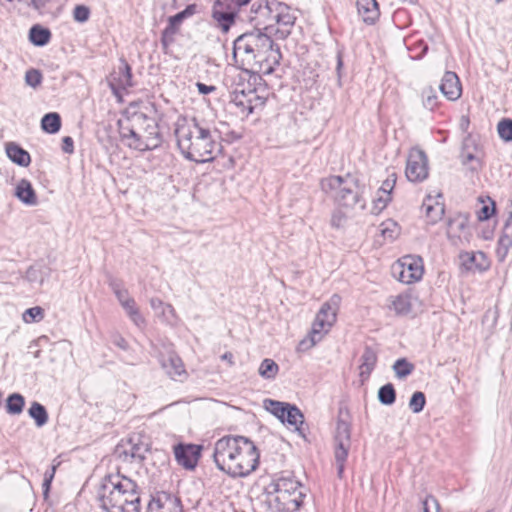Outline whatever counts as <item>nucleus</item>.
Here are the masks:
<instances>
[{"mask_svg":"<svg viewBox=\"0 0 512 512\" xmlns=\"http://www.w3.org/2000/svg\"><path fill=\"white\" fill-rule=\"evenodd\" d=\"M216 467L232 478H245L259 466L260 452L252 440L240 435H226L214 444Z\"/></svg>","mask_w":512,"mask_h":512,"instance_id":"1","label":"nucleus"},{"mask_svg":"<svg viewBox=\"0 0 512 512\" xmlns=\"http://www.w3.org/2000/svg\"><path fill=\"white\" fill-rule=\"evenodd\" d=\"M175 136L182 155L197 163L211 162L222 151V144L196 118L179 117L175 124Z\"/></svg>","mask_w":512,"mask_h":512,"instance_id":"2","label":"nucleus"},{"mask_svg":"<svg viewBox=\"0 0 512 512\" xmlns=\"http://www.w3.org/2000/svg\"><path fill=\"white\" fill-rule=\"evenodd\" d=\"M142 489L119 472L105 475L96 489V499L104 512H140Z\"/></svg>","mask_w":512,"mask_h":512,"instance_id":"3","label":"nucleus"},{"mask_svg":"<svg viewBox=\"0 0 512 512\" xmlns=\"http://www.w3.org/2000/svg\"><path fill=\"white\" fill-rule=\"evenodd\" d=\"M275 43L273 39L263 33L260 29H255L238 36L233 43V60L235 65L243 70L255 69L259 66V72L271 74L273 67L270 64L263 65L268 58L272 57L277 63L276 56H279V50H274Z\"/></svg>","mask_w":512,"mask_h":512,"instance_id":"4","label":"nucleus"},{"mask_svg":"<svg viewBox=\"0 0 512 512\" xmlns=\"http://www.w3.org/2000/svg\"><path fill=\"white\" fill-rule=\"evenodd\" d=\"M253 69H241L231 76V102L248 116L255 109L262 108L267 100V89L261 84L262 78L252 74Z\"/></svg>","mask_w":512,"mask_h":512,"instance_id":"5","label":"nucleus"},{"mask_svg":"<svg viewBox=\"0 0 512 512\" xmlns=\"http://www.w3.org/2000/svg\"><path fill=\"white\" fill-rule=\"evenodd\" d=\"M266 494L271 512H296L306 497V488L294 475H281L266 487Z\"/></svg>","mask_w":512,"mask_h":512,"instance_id":"6","label":"nucleus"},{"mask_svg":"<svg viewBox=\"0 0 512 512\" xmlns=\"http://www.w3.org/2000/svg\"><path fill=\"white\" fill-rule=\"evenodd\" d=\"M120 136L130 148L139 151L153 150L162 144L156 119L142 112L134 113L127 125L120 124Z\"/></svg>","mask_w":512,"mask_h":512,"instance_id":"7","label":"nucleus"},{"mask_svg":"<svg viewBox=\"0 0 512 512\" xmlns=\"http://www.w3.org/2000/svg\"><path fill=\"white\" fill-rule=\"evenodd\" d=\"M320 187L341 206L353 208L360 204L361 208L365 207V204L361 203L362 189L359 180L351 174L324 178L320 182Z\"/></svg>","mask_w":512,"mask_h":512,"instance_id":"8","label":"nucleus"},{"mask_svg":"<svg viewBox=\"0 0 512 512\" xmlns=\"http://www.w3.org/2000/svg\"><path fill=\"white\" fill-rule=\"evenodd\" d=\"M340 301L341 297L334 294L322 304L316 314L308 339L302 340L299 344L300 349L305 350L315 346L330 331L336 322Z\"/></svg>","mask_w":512,"mask_h":512,"instance_id":"9","label":"nucleus"},{"mask_svg":"<svg viewBox=\"0 0 512 512\" xmlns=\"http://www.w3.org/2000/svg\"><path fill=\"white\" fill-rule=\"evenodd\" d=\"M335 441V462L337 466V475L342 478L345 462L351 447V425L341 416L337 419L336 431L334 436Z\"/></svg>","mask_w":512,"mask_h":512,"instance_id":"10","label":"nucleus"},{"mask_svg":"<svg viewBox=\"0 0 512 512\" xmlns=\"http://www.w3.org/2000/svg\"><path fill=\"white\" fill-rule=\"evenodd\" d=\"M149 451V445L140 434H133L128 439L122 440L115 448L114 455L117 459L127 463H141Z\"/></svg>","mask_w":512,"mask_h":512,"instance_id":"11","label":"nucleus"},{"mask_svg":"<svg viewBox=\"0 0 512 512\" xmlns=\"http://www.w3.org/2000/svg\"><path fill=\"white\" fill-rule=\"evenodd\" d=\"M406 177L411 182H422L429 174L428 158L425 152L418 148L410 150L407 158Z\"/></svg>","mask_w":512,"mask_h":512,"instance_id":"12","label":"nucleus"},{"mask_svg":"<svg viewBox=\"0 0 512 512\" xmlns=\"http://www.w3.org/2000/svg\"><path fill=\"white\" fill-rule=\"evenodd\" d=\"M398 280L405 284L419 281L424 273L423 261L420 257L407 255L398 261Z\"/></svg>","mask_w":512,"mask_h":512,"instance_id":"13","label":"nucleus"},{"mask_svg":"<svg viewBox=\"0 0 512 512\" xmlns=\"http://www.w3.org/2000/svg\"><path fill=\"white\" fill-rule=\"evenodd\" d=\"M146 512H184L180 499L166 492H158L148 502Z\"/></svg>","mask_w":512,"mask_h":512,"instance_id":"14","label":"nucleus"},{"mask_svg":"<svg viewBox=\"0 0 512 512\" xmlns=\"http://www.w3.org/2000/svg\"><path fill=\"white\" fill-rule=\"evenodd\" d=\"M108 84L115 95L133 86L132 69L125 59H120V65L110 74Z\"/></svg>","mask_w":512,"mask_h":512,"instance_id":"15","label":"nucleus"},{"mask_svg":"<svg viewBox=\"0 0 512 512\" xmlns=\"http://www.w3.org/2000/svg\"><path fill=\"white\" fill-rule=\"evenodd\" d=\"M173 451L178 465L188 470L196 467L201 456V446L196 444L179 443L173 447Z\"/></svg>","mask_w":512,"mask_h":512,"instance_id":"16","label":"nucleus"},{"mask_svg":"<svg viewBox=\"0 0 512 512\" xmlns=\"http://www.w3.org/2000/svg\"><path fill=\"white\" fill-rule=\"evenodd\" d=\"M277 0H256L251 4V21H255L257 25H264L265 29L272 25V17L274 10L273 5Z\"/></svg>","mask_w":512,"mask_h":512,"instance_id":"17","label":"nucleus"},{"mask_svg":"<svg viewBox=\"0 0 512 512\" xmlns=\"http://www.w3.org/2000/svg\"><path fill=\"white\" fill-rule=\"evenodd\" d=\"M461 265L466 271L484 272L490 268L491 262L482 251L461 252L459 255Z\"/></svg>","mask_w":512,"mask_h":512,"instance_id":"18","label":"nucleus"},{"mask_svg":"<svg viewBox=\"0 0 512 512\" xmlns=\"http://www.w3.org/2000/svg\"><path fill=\"white\" fill-rule=\"evenodd\" d=\"M273 5L276 6V9L273 13L272 23L275 22L279 26L278 32L286 36L289 34L290 28L294 25L296 18L286 4L274 2Z\"/></svg>","mask_w":512,"mask_h":512,"instance_id":"19","label":"nucleus"},{"mask_svg":"<svg viewBox=\"0 0 512 512\" xmlns=\"http://www.w3.org/2000/svg\"><path fill=\"white\" fill-rule=\"evenodd\" d=\"M512 247V211L510 212L502 233L497 241L496 257L499 262H504Z\"/></svg>","mask_w":512,"mask_h":512,"instance_id":"20","label":"nucleus"},{"mask_svg":"<svg viewBox=\"0 0 512 512\" xmlns=\"http://www.w3.org/2000/svg\"><path fill=\"white\" fill-rule=\"evenodd\" d=\"M439 89L448 100H457L462 93L460 80L457 74L447 71L442 77Z\"/></svg>","mask_w":512,"mask_h":512,"instance_id":"21","label":"nucleus"},{"mask_svg":"<svg viewBox=\"0 0 512 512\" xmlns=\"http://www.w3.org/2000/svg\"><path fill=\"white\" fill-rule=\"evenodd\" d=\"M356 6L358 14L366 24L373 25L379 19L380 10L376 0H357Z\"/></svg>","mask_w":512,"mask_h":512,"instance_id":"22","label":"nucleus"},{"mask_svg":"<svg viewBox=\"0 0 512 512\" xmlns=\"http://www.w3.org/2000/svg\"><path fill=\"white\" fill-rule=\"evenodd\" d=\"M390 310H393L397 316H406L412 312L413 297L411 293L404 292L389 298Z\"/></svg>","mask_w":512,"mask_h":512,"instance_id":"23","label":"nucleus"},{"mask_svg":"<svg viewBox=\"0 0 512 512\" xmlns=\"http://www.w3.org/2000/svg\"><path fill=\"white\" fill-rule=\"evenodd\" d=\"M378 360L377 351L370 347L366 346L364 348L363 354L360 358V366H359V376L362 380H366L369 378L370 374L374 370L376 363Z\"/></svg>","mask_w":512,"mask_h":512,"instance_id":"24","label":"nucleus"},{"mask_svg":"<svg viewBox=\"0 0 512 512\" xmlns=\"http://www.w3.org/2000/svg\"><path fill=\"white\" fill-rule=\"evenodd\" d=\"M15 196L25 205L35 206L38 203L36 192L28 179H21L16 185Z\"/></svg>","mask_w":512,"mask_h":512,"instance_id":"25","label":"nucleus"},{"mask_svg":"<svg viewBox=\"0 0 512 512\" xmlns=\"http://www.w3.org/2000/svg\"><path fill=\"white\" fill-rule=\"evenodd\" d=\"M5 152L7 157L15 164L21 167H28L31 163V156L20 145L15 142L5 144Z\"/></svg>","mask_w":512,"mask_h":512,"instance_id":"26","label":"nucleus"},{"mask_svg":"<svg viewBox=\"0 0 512 512\" xmlns=\"http://www.w3.org/2000/svg\"><path fill=\"white\" fill-rule=\"evenodd\" d=\"M162 367L172 379L186 375L184 364L181 358L176 354H168L167 358L162 361Z\"/></svg>","mask_w":512,"mask_h":512,"instance_id":"27","label":"nucleus"},{"mask_svg":"<svg viewBox=\"0 0 512 512\" xmlns=\"http://www.w3.org/2000/svg\"><path fill=\"white\" fill-rule=\"evenodd\" d=\"M295 428L303 437L305 436L302 426L304 424V415L301 410L294 404H290L284 416V423Z\"/></svg>","mask_w":512,"mask_h":512,"instance_id":"28","label":"nucleus"},{"mask_svg":"<svg viewBox=\"0 0 512 512\" xmlns=\"http://www.w3.org/2000/svg\"><path fill=\"white\" fill-rule=\"evenodd\" d=\"M468 226V218L466 215L457 214L454 217L450 218L447 224V236L450 239H459L462 235V232Z\"/></svg>","mask_w":512,"mask_h":512,"instance_id":"29","label":"nucleus"},{"mask_svg":"<svg viewBox=\"0 0 512 512\" xmlns=\"http://www.w3.org/2000/svg\"><path fill=\"white\" fill-rule=\"evenodd\" d=\"M237 13L213 7L212 16L223 32H228L235 22Z\"/></svg>","mask_w":512,"mask_h":512,"instance_id":"30","label":"nucleus"},{"mask_svg":"<svg viewBox=\"0 0 512 512\" xmlns=\"http://www.w3.org/2000/svg\"><path fill=\"white\" fill-rule=\"evenodd\" d=\"M29 39L35 46H44L50 41L51 32L37 24L30 28Z\"/></svg>","mask_w":512,"mask_h":512,"instance_id":"31","label":"nucleus"},{"mask_svg":"<svg viewBox=\"0 0 512 512\" xmlns=\"http://www.w3.org/2000/svg\"><path fill=\"white\" fill-rule=\"evenodd\" d=\"M288 402H281L273 399H265L263 401V407L266 411L274 415L282 423H284V416L288 409Z\"/></svg>","mask_w":512,"mask_h":512,"instance_id":"32","label":"nucleus"},{"mask_svg":"<svg viewBox=\"0 0 512 512\" xmlns=\"http://www.w3.org/2000/svg\"><path fill=\"white\" fill-rule=\"evenodd\" d=\"M120 305L137 327L142 328L145 325V319L141 315L134 298H130L128 301H125Z\"/></svg>","mask_w":512,"mask_h":512,"instance_id":"33","label":"nucleus"},{"mask_svg":"<svg viewBox=\"0 0 512 512\" xmlns=\"http://www.w3.org/2000/svg\"><path fill=\"white\" fill-rule=\"evenodd\" d=\"M29 416L34 419L37 427H43L49 420L46 408L39 402H32L28 409Z\"/></svg>","mask_w":512,"mask_h":512,"instance_id":"34","label":"nucleus"},{"mask_svg":"<svg viewBox=\"0 0 512 512\" xmlns=\"http://www.w3.org/2000/svg\"><path fill=\"white\" fill-rule=\"evenodd\" d=\"M41 128L49 134L57 133L61 128V117L56 112H50L43 116Z\"/></svg>","mask_w":512,"mask_h":512,"instance_id":"35","label":"nucleus"},{"mask_svg":"<svg viewBox=\"0 0 512 512\" xmlns=\"http://www.w3.org/2000/svg\"><path fill=\"white\" fill-rule=\"evenodd\" d=\"M25 406V398L20 393H12L6 400V412L10 415H19Z\"/></svg>","mask_w":512,"mask_h":512,"instance_id":"36","label":"nucleus"},{"mask_svg":"<svg viewBox=\"0 0 512 512\" xmlns=\"http://www.w3.org/2000/svg\"><path fill=\"white\" fill-rule=\"evenodd\" d=\"M431 197H428L426 201L423 203V208L425 209L426 217L429 219L431 223H436L440 220L444 214V206L443 204L436 202L435 205L430 203Z\"/></svg>","mask_w":512,"mask_h":512,"instance_id":"37","label":"nucleus"},{"mask_svg":"<svg viewBox=\"0 0 512 512\" xmlns=\"http://www.w3.org/2000/svg\"><path fill=\"white\" fill-rule=\"evenodd\" d=\"M195 5H188L183 11L170 16L168 18V24L167 26L170 28H174L175 31H179V27L184 21V19L192 16L195 13Z\"/></svg>","mask_w":512,"mask_h":512,"instance_id":"38","label":"nucleus"},{"mask_svg":"<svg viewBox=\"0 0 512 512\" xmlns=\"http://www.w3.org/2000/svg\"><path fill=\"white\" fill-rule=\"evenodd\" d=\"M258 371L264 379H274L279 371V366L274 360L266 358L261 362Z\"/></svg>","mask_w":512,"mask_h":512,"instance_id":"39","label":"nucleus"},{"mask_svg":"<svg viewBox=\"0 0 512 512\" xmlns=\"http://www.w3.org/2000/svg\"><path fill=\"white\" fill-rule=\"evenodd\" d=\"M380 232L385 239L393 241L398 237L400 227L395 221L388 219L381 223Z\"/></svg>","mask_w":512,"mask_h":512,"instance_id":"40","label":"nucleus"},{"mask_svg":"<svg viewBox=\"0 0 512 512\" xmlns=\"http://www.w3.org/2000/svg\"><path fill=\"white\" fill-rule=\"evenodd\" d=\"M109 287L115 294V296L120 304H122L123 302L128 301L130 298H132L130 296L128 290L124 287L121 280L111 279L109 281Z\"/></svg>","mask_w":512,"mask_h":512,"instance_id":"41","label":"nucleus"},{"mask_svg":"<svg viewBox=\"0 0 512 512\" xmlns=\"http://www.w3.org/2000/svg\"><path fill=\"white\" fill-rule=\"evenodd\" d=\"M378 399L384 405H392L396 400V392L391 383L383 385L378 391Z\"/></svg>","mask_w":512,"mask_h":512,"instance_id":"42","label":"nucleus"},{"mask_svg":"<svg viewBox=\"0 0 512 512\" xmlns=\"http://www.w3.org/2000/svg\"><path fill=\"white\" fill-rule=\"evenodd\" d=\"M423 105L433 111L438 107L439 101L435 90L432 87H427L422 91Z\"/></svg>","mask_w":512,"mask_h":512,"instance_id":"43","label":"nucleus"},{"mask_svg":"<svg viewBox=\"0 0 512 512\" xmlns=\"http://www.w3.org/2000/svg\"><path fill=\"white\" fill-rule=\"evenodd\" d=\"M178 32L175 31L174 28H170L168 26L161 33V45L162 50L165 54H168L170 46L175 42V36Z\"/></svg>","mask_w":512,"mask_h":512,"instance_id":"44","label":"nucleus"},{"mask_svg":"<svg viewBox=\"0 0 512 512\" xmlns=\"http://www.w3.org/2000/svg\"><path fill=\"white\" fill-rule=\"evenodd\" d=\"M393 369L395 374L399 378H405L410 375L414 369L413 364L409 363L406 359H398L394 365Z\"/></svg>","mask_w":512,"mask_h":512,"instance_id":"45","label":"nucleus"},{"mask_svg":"<svg viewBox=\"0 0 512 512\" xmlns=\"http://www.w3.org/2000/svg\"><path fill=\"white\" fill-rule=\"evenodd\" d=\"M22 318L26 323L39 322L44 318V310L40 306L28 308L23 313Z\"/></svg>","mask_w":512,"mask_h":512,"instance_id":"46","label":"nucleus"},{"mask_svg":"<svg viewBox=\"0 0 512 512\" xmlns=\"http://www.w3.org/2000/svg\"><path fill=\"white\" fill-rule=\"evenodd\" d=\"M426 398L423 392L417 391L413 393L410 401H409V408L412 410L413 413H420L425 406Z\"/></svg>","mask_w":512,"mask_h":512,"instance_id":"47","label":"nucleus"},{"mask_svg":"<svg viewBox=\"0 0 512 512\" xmlns=\"http://www.w3.org/2000/svg\"><path fill=\"white\" fill-rule=\"evenodd\" d=\"M244 5L242 0H216L213 7L237 13Z\"/></svg>","mask_w":512,"mask_h":512,"instance_id":"48","label":"nucleus"},{"mask_svg":"<svg viewBox=\"0 0 512 512\" xmlns=\"http://www.w3.org/2000/svg\"><path fill=\"white\" fill-rule=\"evenodd\" d=\"M497 130L500 138L505 141L512 140V120L511 119H502L498 125Z\"/></svg>","mask_w":512,"mask_h":512,"instance_id":"49","label":"nucleus"},{"mask_svg":"<svg viewBox=\"0 0 512 512\" xmlns=\"http://www.w3.org/2000/svg\"><path fill=\"white\" fill-rule=\"evenodd\" d=\"M461 157H462V163L464 165L470 164L471 171H478L482 166L480 159L476 155H474L470 152H467L465 149L462 151Z\"/></svg>","mask_w":512,"mask_h":512,"instance_id":"50","label":"nucleus"},{"mask_svg":"<svg viewBox=\"0 0 512 512\" xmlns=\"http://www.w3.org/2000/svg\"><path fill=\"white\" fill-rule=\"evenodd\" d=\"M90 17V9L85 5H77L73 10V18L79 23L86 22Z\"/></svg>","mask_w":512,"mask_h":512,"instance_id":"51","label":"nucleus"},{"mask_svg":"<svg viewBox=\"0 0 512 512\" xmlns=\"http://www.w3.org/2000/svg\"><path fill=\"white\" fill-rule=\"evenodd\" d=\"M26 83L31 87H37L41 84L42 74L36 69H30L25 74Z\"/></svg>","mask_w":512,"mask_h":512,"instance_id":"52","label":"nucleus"},{"mask_svg":"<svg viewBox=\"0 0 512 512\" xmlns=\"http://www.w3.org/2000/svg\"><path fill=\"white\" fill-rule=\"evenodd\" d=\"M423 510L424 512H440V504L434 496L429 495L423 501Z\"/></svg>","mask_w":512,"mask_h":512,"instance_id":"53","label":"nucleus"},{"mask_svg":"<svg viewBox=\"0 0 512 512\" xmlns=\"http://www.w3.org/2000/svg\"><path fill=\"white\" fill-rule=\"evenodd\" d=\"M395 182L396 179H393L392 181L387 179L386 181L383 182V185L381 186V191L386 193V198L384 200H382V198L378 199L379 202H383L382 207H385L388 201H390V192L393 189Z\"/></svg>","mask_w":512,"mask_h":512,"instance_id":"54","label":"nucleus"},{"mask_svg":"<svg viewBox=\"0 0 512 512\" xmlns=\"http://www.w3.org/2000/svg\"><path fill=\"white\" fill-rule=\"evenodd\" d=\"M492 206L483 205L482 208L477 212L478 219L481 221L488 220L495 211V204L494 202L491 203Z\"/></svg>","mask_w":512,"mask_h":512,"instance_id":"55","label":"nucleus"},{"mask_svg":"<svg viewBox=\"0 0 512 512\" xmlns=\"http://www.w3.org/2000/svg\"><path fill=\"white\" fill-rule=\"evenodd\" d=\"M111 342L119 347L120 349L126 351L129 348L128 342L125 340V338L119 334V333H113L111 335Z\"/></svg>","mask_w":512,"mask_h":512,"instance_id":"56","label":"nucleus"},{"mask_svg":"<svg viewBox=\"0 0 512 512\" xmlns=\"http://www.w3.org/2000/svg\"><path fill=\"white\" fill-rule=\"evenodd\" d=\"M161 315L168 321L177 318L174 307L168 303H165V305L161 311Z\"/></svg>","mask_w":512,"mask_h":512,"instance_id":"57","label":"nucleus"},{"mask_svg":"<svg viewBox=\"0 0 512 512\" xmlns=\"http://www.w3.org/2000/svg\"><path fill=\"white\" fill-rule=\"evenodd\" d=\"M63 152L72 154L74 152V141L70 136H65L62 139V146H61Z\"/></svg>","mask_w":512,"mask_h":512,"instance_id":"58","label":"nucleus"},{"mask_svg":"<svg viewBox=\"0 0 512 512\" xmlns=\"http://www.w3.org/2000/svg\"><path fill=\"white\" fill-rule=\"evenodd\" d=\"M165 303L157 298V297H154V298H151L150 299V306L151 308L154 310V311H162L163 307H164Z\"/></svg>","mask_w":512,"mask_h":512,"instance_id":"59","label":"nucleus"},{"mask_svg":"<svg viewBox=\"0 0 512 512\" xmlns=\"http://www.w3.org/2000/svg\"><path fill=\"white\" fill-rule=\"evenodd\" d=\"M197 88H198V91L203 94V95H207L213 91H215L216 87L215 86H208L204 83H201V82H198L196 84Z\"/></svg>","mask_w":512,"mask_h":512,"instance_id":"60","label":"nucleus"},{"mask_svg":"<svg viewBox=\"0 0 512 512\" xmlns=\"http://www.w3.org/2000/svg\"><path fill=\"white\" fill-rule=\"evenodd\" d=\"M343 215L340 212L333 213L331 217V225L335 228H339L343 221Z\"/></svg>","mask_w":512,"mask_h":512,"instance_id":"61","label":"nucleus"},{"mask_svg":"<svg viewBox=\"0 0 512 512\" xmlns=\"http://www.w3.org/2000/svg\"><path fill=\"white\" fill-rule=\"evenodd\" d=\"M51 483H52V480L45 479V478L43 479L42 490H43L44 498H47L48 495H49V491H50V488H51Z\"/></svg>","mask_w":512,"mask_h":512,"instance_id":"62","label":"nucleus"},{"mask_svg":"<svg viewBox=\"0 0 512 512\" xmlns=\"http://www.w3.org/2000/svg\"><path fill=\"white\" fill-rule=\"evenodd\" d=\"M49 0H29V5H32L35 9L39 10L46 6Z\"/></svg>","mask_w":512,"mask_h":512,"instance_id":"63","label":"nucleus"},{"mask_svg":"<svg viewBox=\"0 0 512 512\" xmlns=\"http://www.w3.org/2000/svg\"><path fill=\"white\" fill-rule=\"evenodd\" d=\"M57 466L58 465H52L50 467V469L46 470V472L44 473V478L53 481L55 473H56Z\"/></svg>","mask_w":512,"mask_h":512,"instance_id":"64","label":"nucleus"}]
</instances>
